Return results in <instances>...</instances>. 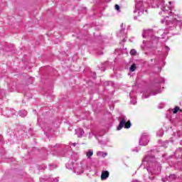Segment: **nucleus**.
<instances>
[{
    "instance_id": "obj_5",
    "label": "nucleus",
    "mask_w": 182,
    "mask_h": 182,
    "mask_svg": "<svg viewBox=\"0 0 182 182\" xmlns=\"http://www.w3.org/2000/svg\"><path fill=\"white\" fill-rule=\"evenodd\" d=\"M129 70L131 72H134V70H136V64H132L129 68Z\"/></svg>"
},
{
    "instance_id": "obj_2",
    "label": "nucleus",
    "mask_w": 182,
    "mask_h": 182,
    "mask_svg": "<svg viewBox=\"0 0 182 182\" xmlns=\"http://www.w3.org/2000/svg\"><path fill=\"white\" fill-rule=\"evenodd\" d=\"M109 173L107 171H104L101 173V180H107V178H109Z\"/></svg>"
},
{
    "instance_id": "obj_3",
    "label": "nucleus",
    "mask_w": 182,
    "mask_h": 182,
    "mask_svg": "<svg viewBox=\"0 0 182 182\" xmlns=\"http://www.w3.org/2000/svg\"><path fill=\"white\" fill-rule=\"evenodd\" d=\"M77 134H78V137H82L85 134V131L83 129H80L77 131Z\"/></svg>"
},
{
    "instance_id": "obj_4",
    "label": "nucleus",
    "mask_w": 182,
    "mask_h": 182,
    "mask_svg": "<svg viewBox=\"0 0 182 182\" xmlns=\"http://www.w3.org/2000/svg\"><path fill=\"white\" fill-rule=\"evenodd\" d=\"M86 156H87V157H88V159H90V157H92V156H93V151L89 150L87 152Z\"/></svg>"
},
{
    "instance_id": "obj_1",
    "label": "nucleus",
    "mask_w": 182,
    "mask_h": 182,
    "mask_svg": "<svg viewBox=\"0 0 182 182\" xmlns=\"http://www.w3.org/2000/svg\"><path fill=\"white\" fill-rule=\"evenodd\" d=\"M124 127H125L126 129H130V127H132V122H130V120L126 122V119L122 118L119 121V124L117 127V130H122Z\"/></svg>"
},
{
    "instance_id": "obj_9",
    "label": "nucleus",
    "mask_w": 182,
    "mask_h": 182,
    "mask_svg": "<svg viewBox=\"0 0 182 182\" xmlns=\"http://www.w3.org/2000/svg\"><path fill=\"white\" fill-rule=\"evenodd\" d=\"M73 146H76V144H73Z\"/></svg>"
},
{
    "instance_id": "obj_7",
    "label": "nucleus",
    "mask_w": 182,
    "mask_h": 182,
    "mask_svg": "<svg viewBox=\"0 0 182 182\" xmlns=\"http://www.w3.org/2000/svg\"><path fill=\"white\" fill-rule=\"evenodd\" d=\"M178 110H180V107H176L174 109H173V113L176 114L178 112Z\"/></svg>"
},
{
    "instance_id": "obj_8",
    "label": "nucleus",
    "mask_w": 182,
    "mask_h": 182,
    "mask_svg": "<svg viewBox=\"0 0 182 182\" xmlns=\"http://www.w3.org/2000/svg\"><path fill=\"white\" fill-rule=\"evenodd\" d=\"M115 9L117 11H118L119 12H120V6H119L118 4L115 5Z\"/></svg>"
},
{
    "instance_id": "obj_6",
    "label": "nucleus",
    "mask_w": 182,
    "mask_h": 182,
    "mask_svg": "<svg viewBox=\"0 0 182 182\" xmlns=\"http://www.w3.org/2000/svg\"><path fill=\"white\" fill-rule=\"evenodd\" d=\"M130 55H133L134 56H136V55H137V51H136V50L132 49L130 50Z\"/></svg>"
}]
</instances>
